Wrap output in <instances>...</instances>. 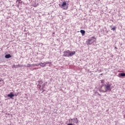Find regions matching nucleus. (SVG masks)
I'll use <instances>...</instances> for the list:
<instances>
[{"mask_svg":"<svg viewBox=\"0 0 125 125\" xmlns=\"http://www.w3.org/2000/svg\"><path fill=\"white\" fill-rule=\"evenodd\" d=\"M105 81L104 80H101L99 83V87H102L104 85V92H107V91H111L112 90V88L114 87V86L112 87V83L110 82H107L105 84H104Z\"/></svg>","mask_w":125,"mask_h":125,"instance_id":"1","label":"nucleus"},{"mask_svg":"<svg viewBox=\"0 0 125 125\" xmlns=\"http://www.w3.org/2000/svg\"><path fill=\"white\" fill-rule=\"evenodd\" d=\"M68 121L69 123L72 124L73 125H77V124H79V120L77 118L69 119Z\"/></svg>","mask_w":125,"mask_h":125,"instance_id":"2","label":"nucleus"},{"mask_svg":"<svg viewBox=\"0 0 125 125\" xmlns=\"http://www.w3.org/2000/svg\"><path fill=\"white\" fill-rule=\"evenodd\" d=\"M93 39L96 40L95 37H92L90 39H88L87 41L86 42L87 43V45H91L93 42H94V40Z\"/></svg>","mask_w":125,"mask_h":125,"instance_id":"3","label":"nucleus"},{"mask_svg":"<svg viewBox=\"0 0 125 125\" xmlns=\"http://www.w3.org/2000/svg\"><path fill=\"white\" fill-rule=\"evenodd\" d=\"M61 8L63 9L66 10L68 9V6H67V3L66 1L62 2V5L61 6Z\"/></svg>","mask_w":125,"mask_h":125,"instance_id":"4","label":"nucleus"},{"mask_svg":"<svg viewBox=\"0 0 125 125\" xmlns=\"http://www.w3.org/2000/svg\"><path fill=\"white\" fill-rule=\"evenodd\" d=\"M63 56H65V57H70V51L67 50L66 51L64 52Z\"/></svg>","mask_w":125,"mask_h":125,"instance_id":"5","label":"nucleus"},{"mask_svg":"<svg viewBox=\"0 0 125 125\" xmlns=\"http://www.w3.org/2000/svg\"><path fill=\"white\" fill-rule=\"evenodd\" d=\"M75 54H76V52L75 51H69V57H72L73 55H75Z\"/></svg>","mask_w":125,"mask_h":125,"instance_id":"6","label":"nucleus"},{"mask_svg":"<svg viewBox=\"0 0 125 125\" xmlns=\"http://www.w3.org/2000/svg\"><path fill=\"white\" fill-rule=\"evenodd\" d=\"M38 66H41V67H45V62H41L38 64Z\"/></svg>","mask_w":125,"mask_h":125,"instance_id":"7","label":"nucleus"},{"mask_svg":"<svg viewBox=\"0 0 125 125\" xmlns=\"http://www.w3.org/2000/svg\"><path fill=\"white\" fill-rule=\"evenodd\" d=\"M5 58H6V59H8L9 58H11V55H10L9 54L5 55Z\"/></svg>","mask_w":125,"mask_h":125,"instance_id":"8","label":"nucleus"},{"mask_svg":"<svg viewBox=\"0 0 125 125\" xmlns=\"http://www.w3.org/2000/svg\"><path fill=\"white\" fill-rule=\"evenodd\" d=\"M119 76L120 78H123L125 77V73H121L119 74Z\"/></svg>","mask_w":125,"mask_h":125,"instance_id":"9","label":"nucleus"},{"mask_svg":"<svg viewBox=\"0 0 125 125\" xmlns=\"http://www.w3.org/2000/svg\"><path fill=\"white\" fill-rule=\"evenodd\" d=\"M8 97H10L11 98H12L13 97H14V94L12 93V92H11L10 94H8L7 95Z\"/></svg>","mask_w":125,"mask_h":125,"instance_id":"10","label":"nucleus"},{"mask_svg":"<svg viewBox=\"0 0 125 125\" xmlns=\"http://www.w3.org/2000/svg\"><path fill=\"white\" fill-rule=\"evenodd\" d=\"M80 33H81L82 36H84V35L85 34V31L83 30H81Z\"/></svg>","mask_w":125,"mask_h":125,"instance_id":"11","label":"nucleus"},{"mask_svg":"<svg viewBox=\"0 0 125 125\" xmlns=\"http://www.w3.org/2000/svg\"><path fill=\"white\" fill-rule=\"evenodd\" d=\"M17 67H19V68H22V67H24V65H23V64H18L17 65Z\"/></svg>","mask_w":125,"mask_h":125,"instance_id":"12","label":"nucleus"},{"mask_svg":"<svg viewBox=\"0 0 125 125\" xmlns=\"http://www.w3.org/2000/svg\"><path fill=\"white\" fill-rule=\"evenodd\" d=\"M16 2H19V3H22L23 1L21 0H17Z\"/></svg>","mask_w":125,"mask_h":125,"instance_id":"13","label":"nucleus"},{"mask_svg":"<svg viewBox=\"0 0 125 125\" xmlns=\"http://www.w3.org/2000/svg\"><path fill=\"white\" fill-rule=\"evenodd\" d=\"M48 64H51V62H45V65H47Z\"/></svg>","mask_w":125,"mask_h":125,"instance_id":"14","label":"nucleus"},{"mask_svg":"<svg viewBox=\"0 0 125 125\" xmlns=\"http://www.w3.org/2000/svg\"><path fill=\"white\" fill-rule=\"evenodd\" d=\"M25 67H32V64H30V63H28L27 64L26 66H25Z\"/></svg>","mask_w":125,"mask_h":125,"instance_id":"15","label":"nucleus"},{"mask_svg":"<svg viewBox=\"0 0 125 125\" xmlns=\"http://www.w3.org/2000/svg\"><path fill=\"white\" fill-rule=\"evenodd\" d=\"M35 66H39V64H32V67H35Z\"/></svg>","mask_w":125,"mask_h":125,"instance_id":"16","label":"nucleus"},{"mask_svg":"<svg viewBox=\"0 0 125 125\" xmlns=\"http://www.w3.org/2000/svg\"><path fill=\"white\" fill-rule=\"evenodd\" d=\"M38 82H39L40 84H42V83H43L42 82V81H38Z\"/></svg>","mask_w":125,"mask_h":125,"instance_id":"17","label":"nucleus"},{"mask_svg":"<svg viewBox=\"0 0 125 125\" xmlns=\"http://www.w3.org/2000/svg\"><path fill=\"white\" fill-rule=\"evenodd\" d=\"M42 92H44V91H45V90L43 89V87H42V89H40L41 91H42Z\"/></svg>","mask_w":125,"mask_h":125,"instance_id":"18","label":"nucleus"},{"mask_svg":"<svg viewBox=\"0 0 125 125\" xmlns=\"http://www.w3.org/2000/svg\"><path fill=\"white\" fill-rule=\"evenodd\" d=\"M111 30H112V31H116V27H113Z\"/></svg>","mask_w":125,"mask_h":125,"instance_id":"19","label":"nucleus"},{"mask_svg":"<svg viewBox=\"0 0 125 125\" xmlns=\"http://www.w3.org/2000/svg\"><path fill=\"white\" fill-rule=\"evenodd\" d=\"M46 92H47V91H46Z\"/></svg>","mask_w":125,"mask_h":125,"instance_id":"20","label":"nucleus"},{"mask_svg":"<svg viewBox=\"0 0 125 125\" xmlns=\"http://www.w3.org/2000/svg\"><path fill=\"white\" fill-rule=\"evenodd\" d=\"M36 69H36V68H35V69H34V70H36Z\"/></svg>","mask_w":125,"mask_h":125,"instance_id":"21","label":"nucleus"},{"mask_svg":"<svg viewBox=\"0 0 125 125\" xmlns=\"http://www.w3.org/2000/svg\"><path fill=\"white\" fill-rule=\"evenodd\" d=\"M1 80H0V82H1Z\"/></svg>","mask_w":125,"mask_h":125,"instance_id":"22","label":"nucleus"},{"mask_svg":"<svg viewBox=\"0 0 125 125\" xmlns=\"http://www.w3.org/2000/svg\"><path fill=\"white\" fill-rule=\"evenodd\" d=\"M115 49H117V47H115Z\"/></svg>","mask_w":125,"mask_h":125,"instance_id":"23","label":"nucleus"},{"mask_svg":"<svg viewBox=\"0 0 125 125\" xmlns=\"http://www.w3.org/2000/svg\"><path fill=\"white\" fill-rule=\"evenodd\" d=\"M18 6H19V5H18Z\"/></svg>","mask_w":125,"mask_h":125,"instance_id":"24","label":"nucleus"},{"mask_svg":"<svg viewBox=\"0 0 125 125\" xmlns=\"http://www.w3.org/2000/svg\"><path fill=\"white\" fill-rule=\"evenodd\" d=\"M59 6H60V4H59Z\"/></svg>","mask_w":125,"mask_h":125,"instance_id":"25","label":"nucleus"}]
</instances>
